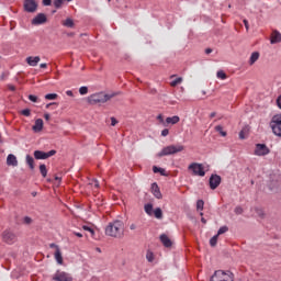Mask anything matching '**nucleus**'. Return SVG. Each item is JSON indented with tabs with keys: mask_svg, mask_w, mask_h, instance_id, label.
Listing matches in <instances>:
<instances>
[{
	"mask_svg": "<svg viewBox=\"0 0 281 281\" xmlns=\"http://www.w3.org/2000/svg\"><path fill=\"white\" fill-rule=\"evenodd\" d=\"M105 236L111 238H122L124 236V222L115 220L105 227Z\"/></svg>",
	"mask_w": 281,
	"mask_h": 281,
	"instance_id": "f257e3e1",
	"label": "nucleus"
},
{
	"mask_svg": "<svg viewBox=\"0 0 281 281\" xmlns=\"http://www.w3.org/2000/svg\"><path fill=\"white\" fill-rule=\"evenodd\" d=\"M112 98H115V93L106 94L104 92H99L91 94L88 98L89 104H104V102H109Z\"/></svg>",
	"mask_w": 281,
	"mask_h": 281,
	"instance_id": "f03ea898",
	"label": "nucleus"
},
{
	"mask_svg": "<svg viewBox=\"0 0 281 281\" xmlns=\"http://www.w3.org/2000/svg\"><path fill=\"white\" fill-rule=\"evenodd\" d=\"M183 150H186V146L183 145H169L161 149V151L158 154V157H168V155H177V153H183Z\"/></svg>",
	"mask_w": 281,
	"mask_h": 281,
	"instance_id": "7ed1b4c3",
	"label": "nucleus"
},
{
	"mask_svg": "<svg viewBox=\"0 0 281 281\" xmlns=\"http://www.w3.org/2000/svg\"><path fill=\"white\" fill-rule=\"evenodd\" d=\"M270 128L277 137H281V113L272 116L270 121Z\"/></svg>",
	"mask_w": 281,
	"mask_h": 281,
	"instance_id": "20e7f679",
	"label": "nucleus"
},
{
	"mask_svg": "<svg viewBox=\"0 0 281 281\" xmlns=\"http://www.w3.org/2000/svg\"><path fill=\"white\" fill-rule=\"evenodd\" d=\"M211 281H234V273H232L229 271L225 272L223 270H217L211 277Z\"/></svg>",
	"mask_w": 281,
	"mask_h": 281,
	"instance_id": "39448f33",
	"label": "nucleus"
},
{
	"mask_svg": "<svg viewBox=\"0 0 281 281\" xmlns=\"http://www.w3.org/2000/svg\"><path fill=\"white\" fill-rule=\"evenodd\" d=\"M188 170H191L194 177H203L205 175V168L199 162H192L189 165Z\"/></svg>",
	"mask_w": 281,
	"mask_h": 281,
	"instance_id": "423d86ee",
	"label": "nucleus"
},
{
	"mask_svg": "<svg viewBox=\"0 0 281 281\" xmlns=\"http://www.w3.org/2000/svg\"><path fill=\"white\" fill-rule=\"evenodd\" d=\"M269 153H271V150L269 149V147H267V145L256 144L254 155H256L257 157H265L269 155Z\"/></svg>",
	"mask_w": 281,
	"mask_h": 281,
	"instance_id": "0eeeda50",
	"label": "nucleus"
},
{
	"mask_svg": "<svg viewBox=\"0 0 281 281\" xmlns=\"http://www.w3.org/2000/svg\"><path fill=\"white\" fill-rule=\"evenodd\" d=\"M2 240L7 243V245H14V243H16V234L7 229L2 233Z\"/></svg>",
	"mask_w": 281,
	"mask_h": 281,
	"instance_id": "6e6552de",
	"label": "nucleus"
},
{
	"mask_svg": "<svg viewBox=\"0 0 281 281\" xmlns=\"http://www.w3.org/2000/svg\"><path fill=\"white\" fill-rule=\"evenodd\" d=\"M54 281H74V277L71 274L58 270L54 276H53Z\"/></svg>",
	"mask_w": 281,
	"mask_h": 281,
	"instance_id": "1a4fd4ad",
	"label": "nucleus"
},
{
	"mask_svg": "<svg viewBox=\"0 0 281 281\" xmlns=\"http://www.w3.org/2000/svg\"><path fill=\"white\" fill-rule=\"evenodd\" d=\"M56 155V150L52 149L47 153L43 150H35L34 151V157L35 159H49V157H54Z\"/></svg>",
	"mask_w": 281,
	"mask_h": 281,
	"instance_id": "9d476101",
	"label": "nucleus"
},
{
	"mask_svg": "<svg viewBox=\"0 0 281 281\" xmlns=\"http://www.w3.org/2000/svg\"><path fill=\"white\" fill-rule=\"evenodd\" d=\"M38 4H36L35 0H25L24 1V10L26 12H36Z\"/></svg>",
	"mask_w": 281,
	"mask_h": 281,
	"instance_id": "9b49d317",
	"label": "nucleus"
},
{
	"mask_svg": "<svg viewBox=\"0 0 281 281\" xmlns=\"http://www.w3.org/2000/svg\"><path fill=\"white\" fill-rule=\"evenodd\" d=\"M209 183H210L211 190H216V188H218V186H221V176L212 175Z\"/></svg>",
	"mask_w": 281,
	"mask_h": 281,
	"instance_id": "f8f14e48",
	"label": "nucleus"
},
{
	"mask_svg": "<svg viewBox=\"0 0 281 281\" xmlns=\"http://www.w3.org/2000/svg\"><path fill=\"white\" fill-rule=\"evenodd\" d=\"M43 23H47V15H45V13H38L32 20V25H43Z\"/></svg>",
	"mask_w": 281,
	"mask_h": 281,
	"instance_id": "ddd939ff",
	"label": "nucleus"
},
{
	"mask_svg": "<svg viewBox=\"0 0 281 281\" xmlns=\"http://www.w3.org/2000/svg\"><path fill=\"white\" fill-rule=\"evenodd\" d=\"M270 43L271 45H276L278 43H281V33L279 31H272L270 36Z\"/></svg>",
	"mask_w": 281,
	"mask_h": 281,
	"instance_id": "4468645a",
	"label": "nucleus"
},
{
	"mask_svg": "<svg viewBox=\"0 0 281 281\" xmlns=\"http://www.w3.org/2000/svg\"><path fill=\"white\" fill-rule=\"evenodd\" d=\"M151 194L155 196V199H162L161 190H159V186L157 182H154L151 184Z\"/></svg>",
	"mask_w": 281,
	"mask_h": 281,
	"instance_id": "2eb2a0df",
	"label": "nucleus"
},
{
	"mask_svg": "<svg viewBox=\"0 0 281 281\" xmlns=\"http://www.w3.org/2000/svg\"><path fill=\"white\" fill-rule=\"evenodd\" d=\"M7 166H19V160L16 159V156H14L13 154H9L7 157Z\"/></svg>",
	"mask_w": 281,
	"mask_h": 281,
	"instance_id": "dca6fc26",
	"label": "nucleus"
},
{
	"mask_svg": "<svg viewBox=\"0 0 281 281\" xmlns=\"http://www.w3.org/2000/svg\"><path fill=\"white\" fill-rule=\"evenodd\" d=\"M26 63L27 65H30V67H36L38 65V63H41V57L40 56H35V57H27L26 58Z\"/></svg>",
	"mask_w": 281,
	"mask_h": 281,
	"instance_id": "f3484780",
	"label": "nucleus"
},
{
	"mask_svg": "<svg viewBox=\"0 0 281 281\" xmlns=\"http://www.w3.org/2000/svg\"><path fill=\"white\" fill-rule=\"evenodd\" d=\"M160 241L162 243L164 247H172V240H170V237H168L166 234L160 235Z\"/></svg>",
	"mask_w": 281,
	"mask_h": 281,
	"instance_id": "a211bd4d",
	"label": "nucleus"
},
{
	"mask_svg": "<svg viewBox=\"0 0 281 281\" xmlns=\"http://www.w3.org/2000/svg\"><path fill=\"white\" fill-rule=\"evenodd\" d=\"M179 122H181V119L178 115L175 116H169L166 119L165 124L166 126H168V124H179Z\"/></svg>",
	"mask_w": 281,
	"mask_h": 281,
	"instance_id": "6ab92c4d",
	"label": "nucleus"
},
{
	"mask_svg": "<svg viewBox=\"0 0 281 281\" xmlns=\"http://www.w3.org/2000/svg\"><path fill=\"white\" fill-rule=\"evenodd\" d=\"M33 131L35 133H41V131H43V119H37L35 121V124L33 125Z\"/></svg>",
	"mask_w": 281,
	"mask_h": 281,
	"instance_id": "aec40b11",
	"label": "nucleus"
},
{
	"mask_svg": "<svg viewBox=\"0 0 281 281\" xmlns=\"http://www.w3.org/2000/svg\"><path fill=\"white\" fill-rule=\"evenodd\" d=\"M55 260L57 265H63V252L60 251V248H58V246H56Z\"/></svg>",
	"mask_w": 281,
	"mask_h": 281,
	"instance_id": "412c9836",
	"label": "nucleus"
},
{
	"mask_svg": "<svg viewBox=\"0 0 281 281\" xmlns=\"http://www.w3.org/2000/svg\"><path fill=\"white\" fill-rule=\"evenodd\" d=\"M258 58H260V53L254 52L249 58V65H255Z\"/></svg>",
	"mask_w": 281,
	"mask_h": 281,
	"instance_id": "4be33fe9",
	"label": "nucleus"
},
{
	"mask_svg": "<svg viewBox=\"0 0 281 281\" xmlns=\"http://www.w3.org/2000/svg\"><path fill=\"white\" fill-rule=\"evenodd\" d=\"M64 27H74L75 23L74 20L70 18H67L64 22H63Z\"/></svg>",
	"mask_w": 281,
	"mask_h": 281,
	"instance_id": "5701e85b",
	"label": "nucleus"
},
{
	"mask_svg": "<svg viewBox=\"0 0 281 281\" xmlns=\"http://www.w3.org/2000/svg\"><path fill=\"white\" fill-rule=\"evenodd\" d=\"M26 164L31 168V170H34V158L30 155H26Z\"/></svg>",
	"mask_w": 281,
	"mask_h": 281,
	"instance_id": "b1692460",
	"label": "nucleus"
},
{
	"mask_svg": "<svg viewBox=\"0 0 281 281\" xmlns=\"http://www.w3.org/2000/svg\"><path fill=\"white\" fill-rule=\"evenodd\" d=\"M144 210H145L146 214H148V216H153V204H150V203L145 204Z\"/></svg>",
	"mask_w": 281,
	"mask_h": 281,
	"instance_id": "393cba45",
	"label": "nucleus"
},
{
	"mask_svg": "<svg viewBox=\"0 0 281 281\" xmlns=\"http://www.w3.org/2000/svg\"><path fill=\"white\" fill-rule=\"evenodd\" d=\"M154 215H155V218H164V212L159 207L155 209Z\"/></svg>",
	"mask_w": 281,
	"mask_h": 281,
	"instance_id": "a878e982",
	"label": "nucleus"
},
{
	"mask_svg": "<svg viewBox=\"0 0 281 281\" xmlns=\"http://www.w3.org/2000/svg\"><path fill=\"white\" fill-rule=\"evenodd\" d=\"M215 131L220 133L222 137H227V132L223 131V127L221 125H216Z\"/></svg>",
	"mask_w": 281,
	"mask_h": 281,
	"instance_id": "bb28decb",
	"label": "nucleus"
},
{
	"mask_svg": "<svg viewBox=\"0 0 281 281\" xmlns=\"http://www.w3.org/2000/svg\"><path fill=\"white\" fill-rule=\"evenodd\" d=\"M40 172H41L42 177L45 179V177H47V166L40 165Z\"/></svg>",
	"mask_w": 281,
	"mask_h": 281,
	"instance_id": "cd10ccee",
	"label": "nucleus"
},
{
	"mask_svg": "<svg viewBox=\"0 0 281 281\" xmlns=\"http://www.w3.org/2000/svg\"><path fill=\"white\" fill-rule=\"evenodd\" d=\"M153 172L155 173L159 172L162 177L166 176V169L159 168L157 166L153 167Z\"/></svg>",
	"mask_w": 281,
	"mask_h": 281,
	"instance_id": "c85d7f7f",
	"label": "nucleus"
},
{
	"mask_svg": "<svg viewBox=\"0 0 281 281\" xmlns=\"http://www.w3.org/2000/svg\"><path fill=\"white\" fill-rule=\"evenodd\" d=\"M181 82H183V78L178 77L177 79L170 82V87H177L178 85H181Z\"/></svg>",
	"mask_w": 281,
	"mask_h": 281,
	"instance_id": "c756f323",
	"label": "nucleus"
},
{
	"mask_svg": "<svg viewBox=\"0 0 281 281\" xmlns=\"http://www.w3.org/2000/svg\"><path fill=\"white\" fill-rule=\"evenodd\" d=\"M218 243V235H214L211 239H210V245L211 247H216V244Z\"/></svg>",
	"mask_w": 281,
	"mask_h": 281,
	"instance_id": "7c9ffc66",
	"label": "nucleus"
},
{
	"mask_svg": "<svg viewBox=\"0 0 281 281\" xmlns=\"http://www.w3.org/2000/svg\"><path fill=\"white\" fill-rule=\"evenodd\" d=\"M80 95H87L89 93V88L87 86H82L79 88Z\"/></svg>",
	"mask_w": 281,
	"mask_h": 281,
	"instance_id": "2f4dec72",
	"label": "nucleus"
},
{
	"mask_svg": "<svg viewBox=\"0 0 281 281\" xmlns=\"http://www.w3.org/2000/svg\"><path fill=\"white\" fill-rule=\"evenodd\" d=\"M217 78H220V80H227V75L225 74V71L218 70Z\"/></svg>",
	"mask_w": 281,
	"mask_h": 281,
	"instance_id": "473e14b6",
	"label": "nucleus"
},
{
	"mask_svg": "<svg viewBox=\"0 0 281 281\" xmlns=\"http://www.w3.org/2000/svg\"><path fill=\"white\" fill-rule=\"evenodd\" d=\"M82 229H85V232H89L91 236H95V231H93V228H91L90 226L83 225Z\"/></svg>",
	"mask_w": 281,
	"mask_h": 281,
	"instance_id": "72a5a7b5",
	"label": "nucleus"
},
{
	"mask_svg": "<svg viewBox=\"0 0 281 281\" xmlns=\"http://www.w3.org/2000/svg\"><path fill=\"white\" fill-rule=\"evenodd\" d=\"M58 98L57 93H48L45 95V100H56Z\"/></svg>",
	"mask_w": 281,
	"mask_h": 281,
	"instance_id": "f704fd0d",
	"label": "nucleus"
},
{
	"mask_svg": "<svg viewBox=\"0 0 281 281\" xmlns=\"http://www.w3.org/2000/svg\"><path fill=\"white\" fill-rule=\"evenodd\" d=\"M228 229H229V228H228L227 226H222V227L218 229L216 236H221L222 234H225L226 232H228Z\"/></svg>",
	"mask_w": 281,
	"mask_h": 281,
	"instance_id": "c9c22d12",
	"label": "nucleus"
},
{
	"mask_svg": "<svg viewBox=\"0 0 281 281\" xmlns=\"http://www.w3.org/2000/svg\"><path fill=\"white\" fill-rule=\"evenodd\" d=\"M204 205H205V202H203V200H198L196 210H200L202 212Z\"/></svg>",
	"mask_w": 281,
	"mask_h": 281,
	"instance_id": "e433bc0d",
	"label": "nucleus"
},
{
	"mask_svg": "<svg viewBox=\"0 0 281 281\" xmlns=\"http://www.w3.org/2000/svg\"><path fill=\"white\" fill-rule=\"evenodd\" d=\"M146 259L148 262H153V260H155V255L151 251H147Z\"/></svg>",
	"mask_w": 281,
	"mask_h": 281,
	"instance_id": "4c0bfd02",
	"label": "nucleus"
},
{
	"mask_svg": "<svg viewBox=\"0 0 281 281\" xmlns=\"http://www.w3.org/2000/svg\"><path fill=\"white\" fill-rule=\"evenodd\" d=\"M22 115H24V117H30V115H32V111L30 109H24L21 111Z\"/></svg>",
	"mask_w": 281,
	"mask_h": 281,
	"instance_id": "58836bf2",
	"label": "nucleus"
},
{
	"mask_svg": "<svg viewBox=\"0 0 281 281\" xmlns=\"http://www.w3.org/2000/svg\"><path fill=\"white\" fill-rule=\"evenodd\" d=\"M54 5L58 10L59 8H63V0H54Z\"/></svg>",
	"mask_w": 281,
	"mask_h": 281,
	"instance_id": "ea45409f",
	"label": "nucleus"
},
{
	"mask_svg": "<svg viewBox=\"0 0 281 281\" xmlns=\"http://www.w3.org/2000/svg\"><path fill=\"white\" fill-rule=\"evenodd\" d=\"M29 100H31V102H38V97H36L34 94H30Z\"/></svg>",
	"mask_w": 281,
	"mask_h": 281,
	"instance_id": "a19ab883",
	"label": "nucleus"
},
{
	"mask_svg": "<svg viewBox=\"0 0 281 281\" xmlns=\"http://www.w3.org/2000/svg\"><path fill=\"white\" fill-rule=\"evenodd\" d=\"M157 120L160 122V124H164V126H166V121H164V115L162 114H159L157 116Z\"/></svg>",
	"mask_w": 281,
	"mask_h": 281,
	"instance_id": "79ce46f5",
	"label": "nucleus"
},
{
	"mask_svg": "<svg viewBox=\"0 0 281 281\" xmlns=\"http://www.w3.org/2000/svg\"><path fill=\"white\" fill-rule=\"evenodd\" d=\"M169 133H170V131L168 128H165V130L161 131V136L162 137H168Z\"/></svg>",
	"mask_w": 281,
	"mask_h": 281,
	"instance_id": "37998d69",
	"label": "nucleus"
},
{
	"mask_svg": "<svg viewBox=\"0 0 281 281\" xmlns=\"http://www.w3.org/2000/svg\"><path fill=\"white\" fill-rule=\"evenodd\" d=\"M24 223H25V225H30L32 223V217L25 216Z\"/></svg>",
	"mask_w": 281,
	"mask_h": 281,
	"instance_id": "c03bdc74",
	"label": "nucleus"
},
{
	"mask_svg": "<svg viewBox=\"0 0 281 281\" xmlns=\"http://www.w3.org/2000/svg\"><path fill=\"white\" fill-rule=\"evenodd\" d=\"M235 214H243V207L236 206L235 207Z\"/></svg>",
	"mask_w": 281,
	"mask_h": 281,
	"instance_id": "a18cd8bd",
	"label": "nucleus"
},
{
	"mask_svg": "<svg viewBox=\"0 0 281 281\" xmlns=\"http://www.w3.org/2000/svg\"><path fill=\"white\" fill-rule=\"evenodd\" d=\"M130 229H131L132 232H135V229H137V224H135V223L131 224V225H130Z\"/></svg>",
	"mask_w": 281,
	"mask_h": 281,
	"instance_id": "49530a36",
	"label": "nucleus"
},
{
	"mask_svg": "<svg viewBox=\"0 0 281 281\" xmlns=\"http://www.w3.org/2000/svg\"><path fill=\"white\" fill-rule=\"evenodd\" d=\"M92 186H93L94 188H100V182H99L98 180H93V181H92Z\"/></svg>",
	"mask_w": 281,
	"mask_h": 281,
	"instance_id": "de8ad7c7",
	"label": "nucleus"
},
{
	"mask_svg": "<svg viewBox=\"0 0 281 281\" xmlns=\"http://www.w3.org/2000/svg\"><path fill=\"white\" fill-rule=\"evenodd\" d=\"M117 124V120L115 117H111V126H115Z\"/></svg>",
	"mask_w": 281,
	"mask_h": 281,
	"instance_id": "09e8293b",
	"label": "nucleus"
},
{
	"mask_svg": "<svg viewBox=\"0 0 281 281\" xmlns=\"http://www.w3.org/2000/svg\"><path fill=\"white\" fill-rule=\"evenodd\" d=\"M277 105L281 109V94L277 98Z\"/></svg>",
	"mask_w": 281,
	"mask_h": 281,
	"instance_id": "8fccbe9b",
	"label": "nucleus"
},
{
	"mask_svg": "<svg viewBox=\"0 0 281 281\" xmlns=\"http://www.w3.org/2000/svg\"><path fill=\"white\" fill-rule=\"evenodd\" d=\"M43 5H52V0H43Z\"/></svg>",
	"mask_w": 281,
	"mask_h": 281,
	"instance_id": "3c124183",
	"label": "nucleus"
},
{
	"mask_svg": "<svg viewBox=\"0 0 281 281\" xmlns=\"http://www.w3.org/2000/svg\"><path fill=\"white\" fill-rule=\"evenodd\" d=\"M8 89L9 91H16V87H14L13 85H9Z\"/></svg>",
	"mask_w": 281,
	"mask_h": 281,
	"instance_id": "603ef678",
	"label": "nucleus"
},
{
	"mask_svg": "<svg viewBox=\"0 0 281 281\" xmlns=\"http://www.w3.org/2000/svg\"><path fill=\"white\" fill-rule=\"evenodd\" d=\"M244 25H245L246 30L249 31V21L244 20Z\"/></svg>",
	"mask_w": 281,
	"mask_h": 281,
	"instance_id": "864d4df0",
	"label": "nucleus"
},
{
	"mask_svg": "<svg viewBox=\"0 0 281 281\" xmlns=\"http://www.w3.org/2000/svg\"><path fill=\"white\" fill-rule=\"evenodd\" d=\"M66 94L69 95L70 98H74V92L71 90L66 91Z\"/></svg>",
	"mask_w": 281,
	"mask_h": 281,
	"instance_id": "5fc2aeb1",
	"label": "nucleus"
},
{
	"mask_svg": "<svg viewBox=\"0 0 281 281\" xmlns=\"http://www.w3.org/2000/svg\"><path fill=\"white\" fill-rule=\"evenodd\" d=\"M44 119H45L47 122H49V120H50L49 113L44 114Z\"/></svg>",
	"mask_w": 281,
	"mask_h": 281,
	"instance_id": "6e6d98bb",
	"label": "nucleus"
},
{
	"mask_svg": "<svg viewBox=\"0 0 281 281\" xmlns=\"http://www.w3.org/2000/svg\"><path fill=\"white\" fill-rule=\"evenodd\" d=\"M257 214H259V216H265V212L262 210H257Z\"/></svg>",
	"mask_w": 281,
	"mask_h": 281,
	"instance_id": "4d7b16f0",
	"label": "nucleus"
},
{
	"mask_svg": "<svg viewBox=\"0 0 281 281\" xmlns=\"http://www.w3.org/2000/svg\"><path fill=\"white\" fill-rule=\"evenodd\" d=\"M239 138H240V139H245V132L241 131V132L239 133Z\"/></svg>",
	"mask_w": 281,
	"mask_h": 281,
	"instance_id": "13d9d810",
	"label": "nucleus"
},
{
	"mask_svg": "<svg viewBox=\"0 0 281 281\" xmlns=\"http://www.w3.org/2000/svg\"><path fill=\"white\" fill-rule=\"evenodd\" d=\"M40 67L41 69H47V64H41Z\"/></svg>",
	"mask_w": 281,
	"mask_h": 281,
	"instance_id": "bf43d9fd",
	"label": "nucleus"
},
{
	"mask_svg": "<svg viewBox=\"0 0 281 281\" xmlns=\"http://www.w3.org/2000/svg\"><path fill=\"white\" fill-rule=\"evenodd\" d=\"M78 238H82V233H74Z\"/></svg>",
	"mask_w": 281,
	"mask_h": 281,
	"instance_id": "052dcab7",
	"label": "nucleus"
},
{
	"mask_svg": "<svg viewBox=\"0 0 281 281\" xmlns=\"http://www.w3.org/2000/svg\"><path fill=\"white\" fill-rule=\"evenodd\" d=\"M205 54H212V48H206Z\"/></svg>",
	"mask_w": 281,
	"mask_h": 281,
	"instance_id": "680f3d73",
	"label": "nucleus"
},
{
	"mask_svg": "<svg viewBox=\"0 0 281 281\" xmlns=\"http://www.w3.org/2000/svg\"><path fill=\"white\" fill-rule=\"evenodd\" d=\"M53 104H56V102L46 104V109H49Z\"/></svg>",
	"mask_w": 281,
	"mask_h": 281,
	"instance_id": "e2e57ef3",
	"label": "nucleus"
},
{
	"mask_svg": "<svg viewBox=\"0 0 281 281\" xmlns=\"http://www.w3.org/2000/svg\"><path fill=\"white\" fill-rule=\"evenodd\" d=\"M210 117H216V112H212V113L210 114Z\"/></svg>",
	"mask_w": 281,
	"mask_h": 281,
	"instance_id": "0e129e2a",
	"label": "nucleus"
},
{
	"mask_svg": "<svg viewBox=\"0 0 281 281\" xmlns=\"http://www.w3.org/2000/svg\"><path fill=\"white\" fill-rule=\"evenodd\" d=\"M201 223H203L205 225V223H207V220H205L204 217L201 218Z\"/></svg>",
	"mask_w": 281,
	"mask_h": 281,
	"instance_id": "69168bd1",
	"label": "nucleus"
},
{
	"mask_svg": "<svg viewBox=\"0 0 281 281\" xmlns=\"http://www.w3.org/2000/svg\"><path fill=\"white\" fill-rule=\"evenodd\" d=\"M56 181H60V178L59 177H55Z\"/></svg>",
	"mask_w": 281,
	"mask_h": 281,
	"instance_id": "338daca9",
	"label": "nucleus"
},
{
	"mask_svg": "<svg viewBox=\"0 0 281 281\" xmlns=\"http://www.w3.org/2000/svg\"><path fill=\"white\" fill-rule=\"evenodd\" d=\"M97 251H99V254L102 251L100 248H97Z\"/></svg>",
	"mask_w": 281,
	"mask_h": 281,
	"instance_id": "774afa93",
	"label": "nucleus"
}]
</instances>
